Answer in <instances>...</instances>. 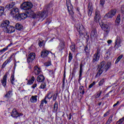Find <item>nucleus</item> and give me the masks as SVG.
Masks as SVG:
<instances>
[{
	"label": "nucleus",
	"instance_id": "obj_1",
	"mask_svg": "<svg viewBox=\"0 0 124 124\" xmlns=\"http://www.w3.org/2000/svg\"><path fill=\"white\" fill-rule=\"evenodd\" d=\"M53 97V95H52V92L49 91L47 93L46 95L45 96V98L41 101V104L40 105V108L42 109V107H43V105H44V103L45 104H47V98L48 99H51Z\"/></svg>",
	"mask_w": 124,
	"mask_h": 124
},
{
	"label": "nucleus",
	"instance_id": "obj_2",
	"mask_svg": "<svg viewBox=\"0 0 124 124\" xmlns=\"http://www.w3.org/2000/svg\"><path fill=\"white\" fill-rule=\"evenodd\" d=\"M32 6H33V5L31 2L27 1L24 2L21 5V8L24 10H30V9H31V8H32Z\"/></svg>",
	"mask_w": 124,
	"mask_h": 124
},
{
	"label": "nucleus",
	"instance_id": "obj_3",
	"mask_svg": "<svg viewBox=\"0 0 124 124\" xmlns=\"http://www.w3.org/2000/svg\"><path fill=\"white\" fill-rule=\"evenodd\" d=\"M66 6L70 16H71L72 19H73V18H74V12H73V10H72V5L71 4V3H70L69 0H66Z\"/></svg>",
	"mask_w": 124,
	"mask_h": 124
},
{
	"label": "nucleus",
	"instance_id": "obj_4",
	"mask_svg": "<svg viewBox=\"0 0 124 124\" xmlns=\"http://www.w3.org/2000/svg\"><path fill=\"white\" fill-rule=\"evenodd\" d=\"M101 28L104 31L106 32L104 33V37H107V35H108V33L109 31H110V27H109V25L106 24L102 23L101 25Z\"/></svg>",
	"mask_w": 124,
	"mask_h": 124
},
{
	"label": "nucleus",
	"instance_id": "obj_5",
	"mask_svg": "<svg viewBox=\"0 0 124 124\" xmlns=\"http://www.w3.org/2000/svg\"><path fill=\"white\" fill-rule=\"evenodd\" d=\"M98 34H97V31L96 29H93L90 33V38L92 41H94L95 39H97Z\"/></svg>",
	"mask_w": 124,
	"mask_h": 124
},
{
	"label": "nucleus",
	"instance_id": "obj_6",
	"mask_svg": "<svg viewBox=\"0 0 124 124\" xmlns=\"http://www.w3.org/2000/svg\"><path fill=\"white\" fill-rule=\"evenodd\" d=\"M11 14L13 17H15L16 19H20V15L19 13V9L17 8H14L11 11Z\"/></svg>",
	"mask_w": 124,
	"mask_h": 124
},
{
	"label": "nucleus",
	"instance_id": "obj_7",
	"mask_svg": "<svg viewBox=\"0 0 124 124\" xmlns=\"http://www.w3.org/2000/svg\"><path fill=\"white\" fill-rule=\"evenodd\" d=\"M123 42V38L120 36H117L115 42L114 47L119 48L122 47V43Z\"/></svg>",
	"mask_w": 124,
	"mask_h": 124
},
{
	"label": "nucleus",
	"instance_id": "obj_8",
	"mask_svg": "<svg viewBox=\"0 0 124 124\" xmlns=\"http://www.w3.org/2000/svg\"><path fill=\"white\" fill-rule=\"evenodd\" d=\"M100 59V50L97 49L96 52L93 55V62H96L99 61Z\"/></svg>",
	"mask_w": 124,
	"mask_h": 124
},
{
	"label": "nucleus",
	"instance_id": "obj_9",
	"mask_svg": "<svg viewBox=\"0 0 124 124\" xmlns=\"http://www.w3.org/2000/svg\"><path fill=\"white\" fill-rule=\"evenodd\" d=\"M106 64L105 61L102 62L99 65V68H101L102 69H105L106 67H108V70L110 68V66H111V63L110 62H108Z\"/></svg>",
	"mask_w": 124,
	"mask_h": 124
},
{
	"label": "nucleus",
	"instance_id": "obj_10",
	"mask_svg": "<svg viewBox=\"0 0 124 124\" xmlns=\"http://www.w3.org/2000/svg\"><path fill=\"white\" fill-rule=\"evenodd\" d=\"M77 29L80 35H83L85 33V29H84V26L82 24H78L77 25Z\"/></svg>",
	"mask_w": 124,
	"mask_h": 124
},
{
	"label": "nucleus",
	"instance_id": "obj_11",
	"mask_svg": "<svg viewBox=\"0 0 124 124\" xmlns=\"http://www.w3.org/2000/svg\"><path fill=\"white\" fill-rule=\"evenodd\" d=\"M117 13V10L116 9H112L110 11H109L107 14H106V17H108V18H113L116 14Z\"/></svg>",
	"mask_w": 124,
	"mask_h": 124
},
{
	"label": "nucleus",
	"instance_id": "obj_12",
	"mask_svg": "<svg viewBox=\"0 0 124 124\" xmlns=\"http://www.w3.org/2000/svg\"><path fill=\"white\" fill-rule=\"evenodd\" d=\"M4 31L8 33H12V32L15 31V27L13 26L9 25L8 27L5 28V31Z\"/></svg>",
	"mask_w": 124,
	"mask_h": 124
},
{
	"label": "nucleus",
	"instance_id": "obj_13",
	"mask_svg": "<svg viewBox=\"0 0 124 124\" xmlns=\"http://www.w3.org/2000/svg\"><path fill=\"white\" fill-rule=\"evenodd\" d=\"M34 59H35V53L33 52L31 53L28 55V57L27 58V62L28 63H30V62H32Z\"/></svg>",
	"mask_w": 124,
	"mask_h": 124
},
{
	"label": "nucleus",
	"instance_id": "obj_14",
	"mask_svg": "<svg viewBox=\"0 0 124 124\" xmlns=\"http://www.w3.org/2000/svg\"><path fill=\"white\" fill-rule=\"evenodd\" d=\"M108 70V67H106V68L104 69L98 67V71L95 76V78H98V77H99L102 74L103 71H105V72H106V71H107Z\"/></svg>",
	"mask_w": 124,
	"mask_h": 124
},
{
	"label": "nucleus",
	"instance_id": "obj_15",
	"mask_svg": "<svg viewBox=\"0 0 124 124\" xmlns=\"http://www.w3.org/2000/svg\"><path fill=\"white\" fill-rule=\"evenodd\" d=\"M99 20H100V13L99 12V11L96 10L95 12V16L94 17V22H96V23H98Z\"/></svg>",
	"mask_w": 124,
	"mask_h": 124
},
{
	"label": "nucleus",
	"instance_id": "obj_16",
	"mask_svg": "<svg viewBox=\"0 0 124 124\" xmlns=\"http://www.w3.org/2000/svg\"><path fill=\"white\" fill-rule=\"evenodd\" d=\"M32 73L33 74H34L36 76L39 75V74H41V68L38 67L37 66H35L34 67Z\"/></svg>",
	"mask_w": 124,
	"mask_h": 124
},
{
	"label": "nucleus",
	"instance_id": "obj_17",
	"mask_svg": "<svg viewBox=\"0 0 124 124\" xmlns=\"http://www.w3.org/2000/svg\"><path fill=\"white\" fill-rule=\"evenodd\" d=\"M22 114L21 113H19L17 110L16 108H14L11 112V116L13 118H18V117H20Z\"/></svg>",
	"mask_w": 124,
	"mask_h": 124
},
{
	"label": "nucleus",
	"instance_id": "obj_18",
	"mask_svg": "<svg viewBox=\"0 0 124 124\" xmlns=\"http://www.w3.org/2000/svg\"><path fill=\"white\" fill-rule=\"evenodd\" d=\"M47 11H43V12H39L38 14V16L40 17V18H42L43 20L45 19L47 17Z\"/></svg>",
	"mask_w": 124,
	"mask_h": 124
},
{
	"label": "nucleus",
	"instance_id": "obj_19",
	"mask_svg": "<svg viewBox=\"0 0 124 124\" xmlns=\"http://www.w3.org/2000/svg\"><path fill=\"white\" fill-rule=\"evenodd\" d=\"M60 44L58 46V49L59 51H62L64 49V47H65V45L64 44V41L63 40H60Z\"/></svg>",
	"mask_w": 124,
	"mask_h": 124
},
{
	"label": "nucleus",
	"instance_id": "obj_20",
	"mask_svg": "<svg viewBox=\"0 0 124 124\" xmlns=\"http://www.w3.org/2000/svg\"><path fill=\"white\" fill-rule=\"evenodd\" d=\"M50 53H51V51H49L46 49H44L41 53V56L42 58H46V57H48V55H49Z\"/></svg>",
	"mask_w": 124,
	"mask_h": 124
},
{
	"label": "nucleus",
	"instance_id": "obj_21",
	"mask_svg": "<svg viewBox=\"0 0 124 124\" xmlns=\"http://www.w3.org/2000/svg\"><path fill=\"white\" fill-rule=\"evenodd\" d=\"M9 24H10L9 20H5L1 24V27L3 28L4 31H5V28L9 27Z\"/></svg>",
	"mask_w": 124,
	"mask_h": 124
},
{
	"label": "nucleus",
	"instance_id": "obj_22",
	"mask_svg": "<svg viewBox=\"0 0 124 124\" xmlns=\"http://www.w3.org/2000/svg\"><path fill=\"white\" fill-rule=\"evenodd\" d=\"M88 15H90V16L92 15V13H93V3L92 2H89L88 4Z\"/></svg>",
	"mask_w": 124,
	"mask_h": 124
},
{
	"label": "nucleus",
	"instance_id": "obj_23",
	"mask_svg": "<svg viewBox=\"0 0 124 124\" xmlns=\"http://www.w3.org/2000/svg\"><path fill=\"white\" fill-rule=\"evenodd\" d=\"M82 73H83V64H80L79 66V75L78 77V81H81L82 80Z\"/></svg>",
	"mask_w": 124,
	"mask_h": 124
},
{
	"label": "nucleus",
	"instance_id": "obj_24",
	"mask_svg": "<svg viewBox=\"0 0 124 124\" xmlns=\"http://www.w3.org/2000/svg\"><path fill=\"white\" fill-rule=\"evenodd\" d=\"M7 75H5L3 78L1 80V83H2V86L4 87H6V81H7Z\"/></svg>",
	"mask_w": 124,
	"mask_h": 124
},
{
	"label": "nucleus",
	"instance_id": "obj_25",
	"mask_svg": "<svg viewBox=\"0 0 124 124\" xmlns=\"http://www.w3.org/2000/svg\"><path fill=\"white\" fill-rule=\"evenodd\" d=\"M12 90H10L9 92H8L6 94L4 95V97H6L7 99L9 100L10 99V97H11L12 95H13V93Z\"/></svg>",
	"mask_w": 124,
	"mask_h": 124
},
{
	"label": "nucleus",
	"instance_id": "obj_26",
	"mask_svg": "<svg viewBox=\"0 0 124 124\" xmlns=\"http://www.w3.org/2000/svg\"><path fill=\"white\" fill-rule=\"evenodd\" d=\"M37 95H32L30 98V101L31 103H35L37 102Z\"/></svg>",
	"mask_w": 124,
	"mask_h": 124
},
{
	"label": "nucleus",
	"instance_id": "obj_27",
	"mask_svg": "<svg viewBox=\"0 0 124 124\" xmlns=\"http://www.w3.org/2000/svg\"><path fill=\"white\" fill-rule=\"evenodd\" d=\"M11 59H12V56H11L8 59L4 62V63L2 65V67L3 68H4L5 67V66L7 63H9V62H11Z\"/></svg>",
	"mask_w": 124,
	"mask_h": 124
},
{
	"label": "nucleus",
	"instance_id": "obj_28",
	"mask_svg": "<svg viewBox=\"0 0 124 124\" xmlns=\"http://www.w3.org/2000/svg\"><path fill=\"white\" fill-rule=\"evenodd\" d=\"M45 80V78H44V76L43 75H41L37 77V82H43Z\"/></svg>",
	"mask_w": 124,
	"mask_h": 124
},
{
	"label": "nucleus",
	"instance_id": "obj_29",
	"mask_svg": "<svg viewBox=\"0 0 124 124\" xmlns=\"http://www.w3.org/2000/svg\"><path fill=\"white\" fill-rule=\"evenodd\" d=\"M58 108H59V105L58 104V102L56 101L53 106V112H54V113H57L58 112Z\"/></svg>",
	"mask_w": 124,
	"mask_h": 124
},
{
	"label": "nucleus",
	"instance_id": "obj_30",
	"mask_svg": "<svg viewBox=\"0 0 124 124\" xmlns=\"http://www.w3.org/2000/svg\"><path fill=\"white\" fill-rule=\"evenodd\" d=\"M35 80L34 77L32 76L31 78L28 80L27 85H32Z\"/></svg>",
	"mask_w": 124,
	"mask_h": 124
},
{
	"label": "nucleus",
	"instance_id": "obj_31",
	"mask_svg": "<svg viewBox=\"0 0 124 124\" xmlns=\"http://www.w3.org/2000/svg\"><path fill=\"white\" fill-rule=\"evenodd\" d=\"M115 23L117 26H119L120 23H121V16L118 15L115 20Z\"/></svg>",
	"mask_w": 124,
	"mask_h": 124
},
{
	"label": "nucleus",
	"instance_id": "obj_32",
	"mask_svg": "<svg viewBox=\"0 0 124 124\" xmlns=\"http://www.w3.org/2000/svg\"><path fill=\"white\" fill-rule=\"evenodd\" d=\"M15 27L16 29L18 31H21V30H23V26L19 23H16Z\"/></svg>",
	"mask_w": 124,
	"mask_h": 124
},
{
	"label": "nucleus",
	"instance_id": "obj_33",
	"mask_svg": "<svg viewBox=\"0 0 124 124\" xmlns=\"http://www.w3.org/2000/svg\"><path fill=\"white\" fill-rule=\"evenodd\" d=\"M19 19H22V20H24V19H26V18H27V17L28 16L27 14L25 13L20 14L19 15Z\"/></svg>",
	"mask_w": 124,
	"mask_h": 124
},
{
	"label": "nucleus",
	"instance_id": "obj_34",
	"mask_svg": "<svg viewBox=\"0 0 124 124\" xmlns=\"http://www.w3.org/2000/svg\"><path fill=\"white\" fill-rule=\"evenodd\" d=\"M112 120H113V115H111L109 117L108 119V121L106 122V124H111Z\"/></svg>",
	"mask_w": 124,
	"mask_h": 124
},
{
	"label": "nucleus",
	"instance_id": "obj_35",
	"mask_svg": "<svg viewBox=\"0 0 124 124\" xmlns=\"http://www.w3.org/2000/svg\"><path fill=\"white\" fill-rule=\"evenodd\" d=\"M11 83L12 85H14V81H15V78H14V74H12L10 78Z\"/></svg>",
	"mask_w": 124,
	"mask_h": 124
},
{
	"label": "nucleus",
	"instance_id": "obj_36",
	"mask_svg": "<svg viewBox=\"0 0 124 124\" xmlns=\"http://www.w3.org/2000/svg\"><path fill=\"white\" fill-rule=\"evenodd\" d=\"M39 89H42L43 90H44V89H46V83H42L40 86L39 87Z\"/></svg>",
	"mask_w": 124,
	"mask_h": 124
},
{
	"label": "nucleus",
	"instance_id": "obj_37",
	"mask_svg": "<svg viewBox=\"0 0 124 124\" xmlns=\"http://www.w3.org/2000/svg\"><path fill=\"white\" fill-rule=\"evenodd\" d=\"M123 57H124V55H120L116 59V60L115 61V63L116 64L118 63L119 62H120V61H121V60H122V59H123Z\"/></svg>",
	"mask_w": 124,
	"mask_h": 124
},
{
	"label": "nucleus",
	"instance_id": "obj_38",
	"mask_svg": "<svg viewBox=\"0 0 124 124\" xmlns=\"http://www.w3.org/2000/svg\"><path fill=\"white\" fill-rule=\"evenodd\" d=\"M14 5H15V2H12L11 3H10L9 4V5H7L6 6V8H12V7H13V6H14Z\"/></svg>",
	"mask_w": 124,
	"mask_h": 124
},
{
	"label": "nucleus",
	"instance_id": "obj_39",
	"mask_svg": "<svg viewBox=\"0 0 124 124\" xmlns=\"http://www.w3.org/2000/svg\"><path fill=\"white\" fill-rule=\"evenodd\" d=\"M4 13V7L0 6V15H2Z\"/></svg>",
	"mask_w": 124,
	"mask_h": 124
},
{
	"label": "nucleus",
	"instance_id": "obj_40",
	"mask_svg": "<svg viewBox=\"0 0 124 124\" xmlns=\"http://www.w3.org/2000/svg\"><path fill=\"white\" fill-rule=\"evenodd\" d=\"M72 59H73L72 54H71V52H70V53H69L68 62L69 63H70V62H71V61H72Z\"/></svg>",
	"mask_w": 124,
	"mask_h": 124
},
{
	"label": "nucleus",
	"instance_id": "obj_41",
	"mask_svg": "<svg viewBox=\"0 0 124 124\" xmlns=\"http://www.w3.org/2000/svg\"><path fill=\"white\" fill-rule=\"evenodd\" d=\"M101 93H102V91H100L97 92L95 94V98H98L100 95H101Z\"/></svg>",
	"mask_w": 124,
	"mask_h": 124
},
{
	"label": "nucleus",
	"instance_id": "obj_42",
	"mask_svg": "<svg viewBox=\"0 0 124 124\" xmlns=\"http://www.w3.org/2000/svg\"><path fill=\"white\" fill-rule=\"evenodd\" d=\"M105 82V79L104 78L102 79L98 83L99 86H102L104 82Z\"/></svg>",
	"mask_w": 124,
	"mask_h": 124
},
{
	"label": "nucleus",
	"instance_id": "obj_43",
	"mask_svg": "<svg viewBox=\"0 0 124 124\" xmlns=\"http://www.w3.org/2000/svg\"><path fill=\"white\" fill-rule=\"evenodd\" d=\"M70 48H71V50L74 52H75V51H76V47L75 46V44H74V45L71 46Z\"/></svg>",
	"mask_w": 124,
	"mask_h": 124
},
{
	"label": "nucleus",
	"instance_id": "obj_44",
	"mask_svg": "<svg viewBox=\"0 0 124 124\" xmlns=\"http://www.w3.org/2000/svg\"><path fill=\"white\" fill-rule=\"evenodd\" d=\"M124 117H123L122 118L120 119L117 122V124H122L123 123H124Z\"/></svg>",
	"mask_w": 124,
	"mask_h": 124
},
{
	"label": "nucleus",
	"instance_id": "obj_45",
	"mask_svg": "<svg viewBox=\"0 0 124 124\" xmlns=\"http://www.w3.org/2000/svg\"><path fill=\"white\" fill-rule=\"evenodd\" d=\"M58 98V93H55L53 96L52 100L53 101H56L57 98Z\"/></svg>",
	"mask_w": 124,
	"mask_h": 124
},
{
	"label": "nucleus",
	"instance_id": "obj_46",
	"mask_svg": "<svg viewBox=\"0 0 124 124\" xmlns=\"http://www.w3.org/2000/svg\"><path fill=\"white\" fill-rule=\"evenodd\" d=\"M7 51V47H4L3 49L0 50V54H3L4 52Z\"/></svg>",
	"mask_w": 124,
	"mask_h": 124
},
{
	"label": "nucleus",
	"instance_id": "obj_47",
	"mask_svg": "<svg viewBox=\"0 0 124 124\" xmlns=\"http://www.w3.org/2000/svg\"><path fill=\"white\" fill-rule=\"evenodd\" d=\"M84 51L86 53H88L90 52V49H89V47H88V45L85 46Z\"/></svg>",
	"mask_w": 124,
	"mask_h": 124
},
{
	"label": "nucleus",
	"instance_id": "obj_48",
	"mask_svg": "<svg viewBox=\"0 0 124 124\" xmlns=\"http://www.w3.org/2000/svg\"><path fill=\"white\" fill-rule=\"evenodd\" d=\"M44 65L45 66H46V67L50 66V65H51V62L48 61L47 62H46L44 63Z\"/></svg>",
	"mask_w": 124,
	"mask_h": 124
},
{
	"label": "nucleus",
	"instance_id": "obj_49",
	"mask_svg": "<svg viewBox=\"0 0 124 124\" xmlns=\"http://www.w3.org/2000/svg\"><path fill=\"white\" fill-rule=\"evenodd\" d=\"M104 4H105V0H100V5L103 7L104 6Z\"/></svg>",
	"mask_w": 124,
	"mask_h": 124
},
{
	"label": "nucleus",
	"instance_id": "obj_50",
	"mask_svg": "<svg viewBox=\"0 0 124 124\" xmlns=\"http://www.w3.org/2000/svg\"><path fill=\"white\" fill-rule=\"evenodd\" d=\"M94 85H95V81H93V82L89 86V89H92Z\"/></svg>",
	"mask_w": 124,
	"mask_h": 124
},
{
	"label": "nucleus",
	"instance_id": "obj_51",
	"mask_svg": "<svg viewBox=\"0 0 124 124\" xmlns=\"http://www.w3.org/2000/svg\"><path fill=\"white\" fill-rule=\"evenodd\" d=\"M109 113H110L109 111H107L104 114V117H107L108 115H109Z\"/></svg>",
	"mask_w": 124,
	"mask_h": 124
},
{
	"label": "nucleus",
	"instance_id": "obj_52",
	"mask_svg": "<svg viewBox=\"0 0 124 124\" xmlns=\"http://www.w3.org/2000/svg\"><path fill=\"white\" fill-rule=\"evenodd\" d=\"M43 45H44V43H43V42H40L39 43V46L40 47H42V46Z\"/></svg>",
	"mask_w": 124,
	"mask_h": 124
},
{
	"label": "nucleus",
	"instance_id": "obj_53",
	"mask_svg": "<svg viewBox=\"0 0 124 124\" xmlns=\"http://www.w3.org/2000/svg\"><path fill=\"white\" fill-rule=\"evenodd\" d=\"M37 86V84L35 83V84H34L32 86V88L33 89H35V88H36Z\"/></svg>",
	"mask_w": 124,
	"mask_h": 124
},
{
	"label": "nucleus",
	"instance_id": "obj_54",
	"mask_svg": "<svg viewBox=\"0 0 124 124\" xmlns=\"http://www.w3.org/2000/svg\"><path fill=\"white\" fill-rule=\"evenodd\" d=\"M121 11H122V13L124 14V6H122L121 7Z\"/></svg>",
	"mask_w": 124,
	"mask_h": 124
},
{
	"label": "nucleus",
	"instance_id": "obj_55",
	"mask_svg": "<svg viewBox=\"0 0 124 124\" xmlns=\"http://www.w3.org/2000/svg\"><path fill=\"white\" fill-rule=\"evenodd\" d=\"M84 89V86H81L80 87H79V90L81 91H83V89Z\"/></svg>",
	"mask_w": 124,
	"mask_h": 124
},
{
	"label": "nucleus",
	"instance_id": "obj_56",
	"mask_svg": "<svg viewBox=\"0 0 124 124\" xmlns=\"http://www.w3.org/2000/svg\"><path fill=\"white\" fill-rule=\"evenodd\" d=\"M68 120H71V113H70L69 115L67 116Z\"/></svg>",
	"mask_w": 124,
	"mask_h": 124
},
{
	"label": "nucleus",
	"instance_id": "obj_57",
	"mask_svg": "<svg viewBox=\"0 0 124 124\" xmlns=\"http://www.w3.org/2000/svg\"><path fill=\"white\" fill-rule=\"evenodd\" d=\"M120 103L119 101H117V103L116 104H115L114 105H113V107H116V106H117V105H118V104Z\"/></svg>",
	"mask_w": 124,
	"mask_h": 124
},
{
	"label": "nucleus",
	"instance_id": "obj_58",
	"mask_svg": "<svg viewBox=\"0 0 124 124\" xmlns=\"http://www.w3.org/2000/svg\"><path fill=\"white\" fill-rule=\"evenodd\" d=\"M49 74H50V75H53L54 74V71H53V70L49 71Z\"/></svg>",
	"mask_w": 124,
	"mask_h": 124
},
{
	"label": "nucleus",
	"instance_id": "obj_59",
	"mask_svg": "<svg viewBox=\"0 0 124 124\" xmlns=\"http://www.w3.org/2000/svg\"><path fill=\"white\" fill-rule=\"evenodd\" d=\"M12 45V43H11L9 45H8L7 47H6V48H7V50H8V47H10V46H11Z\"/></svg>",
	"mask_w": 124,
	"mask_h": 124
},
{
	"label": "nucleus",
	"instance_id": "obj_60",
	"mask_svg": "<svg viewBox=\"0 0 124 124\" xmlns=\"http://www.w3.org/2000/svg\"><path fill=\"white\" fill-rule=\"evenodd\" d=\"M108 44H111V43H112V40H108Z\"/></svg>",
	"mask_w": 124,
	"mask_h": 124
},
{
	"label": "nucleus",
	"instance_id": "obj_61",
	"mask_svg": "<svg viewBox=\"0 0 124 124\" xmlns=\"http://www.w3.org/2000/svg\"><path fill=\"white\" fill-rule=\"evenodd\" d=\"M80 93H82V94H85V91L84 90H82L80 92Z\"/></svg>",
	"mask_w": 124,
	"mask_h": 124
},
{
	"label": "nucleus",
	"instance_id": "obj_62",
	"mask_svg": "<svg viewBox=\"0 0 124 124\" xmlns=\"http://www.w3.org/2000/svg\"><path fill=\"white\" fill-rule=\"evenodd\" d=\"M64 83H65V80L64 79H63V83H62V86L63 87H64Z\"/></svg>",
	"mask_w": 124,
	"mask_h": 124
},
{
	"label": "nucleus",
	"instance_id": "obj_63",
	"mask_svg": "<svg viewBox=\"0 0 124 124\" xmlns=\"http://www.w3.org/2000/svg\"><path fill=\"white\" fill-rule=\"evenodd\" d=\"M101 104H102V102H99V103L98 104V105L99 106H100V105H101Z\"/></svg>",
	"mask_w": 124,
	"mask_h": 124
},
{
	"label": "nucleus",
	"instance_id": "obj_64",
	"mask_svg": "<svg viewBox=\"0 0 124 124\" xmlns=\"http://www.w3.org/2000/svg\"><path fill=\"white\" fill-rule=\"evenodd\" d=\"M77 11H78V12H79V8H77Z\"/></svg>",
	"mask_w": 124,
	"mask_h": 124
}]
</instances>
